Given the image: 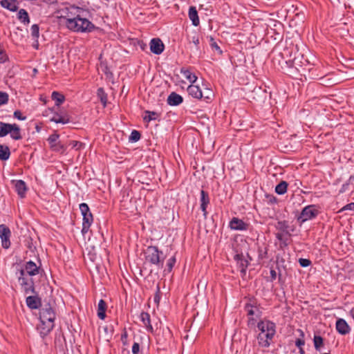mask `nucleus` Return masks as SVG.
I'll list each match as a JSON object with an SVG mask.
<instances>
[{"label":"nucleus","instance_id":"51","mask_svg":"<svg viewBox=\"0 0 354 354\" xmlns=\"http://www.w3.org/2000/svg\"><path fill=\"white\" fill-rule=\"evenodd\" d=\"M140 351V345L137 342H134L132 346V353L133 354H138Z\"/></svg>","mask_w":354,"mask_h":354},{"label":"nucleus","instance_id":"12","mask_svg":"<svg viewBox=\"0 0 354 354\" xmlns=\"http://www.w3.org/2000/svg\"><path fill=\"white\" fill-rule=\"evenodd\" d=\"M15 185V191L21 198H24L26 195L27 187L25 182L22 180H12Z\"/></svg>","mask_w":354,"mask_h":354},{"label":"nucleus","instance_id":"13","mask_svg":"<svg viewBox=\"0 0 354 354\" xmlns=\"http://www.w3.org/2000/svg\"><path fill=\"white\" fill-rule=\"evenodd\" d=\"M188 93L196 99H202L203 97V93L201 88L198 85L192 84L187 88Z\"/></svg>","mask_w":354,"mask_h":354},{"label":"nucleus","instance_id":"11","mask_svg":"<svg viewBox=\"0 0 354 354\" xmlns=\"http://www.w3.org/2000/svg\"><path fill=\"white\" fill-rule=\"evenodd\" d=\"M150 50L156 54L160 55L164 50V44L160 39L153 38L150 41Z\"/></svg>","mask_w":354,"mask_h":354},{"label":"nucleus","instance_id":"59","mask_svg":"<svg viewBox=\"0 0 354 354\" xmlns=\"http://www.w3.org/2000/svg\"><path fill=\"white\" fill-rule=\"evenodd\" d=\"M200 207L203 213L204 218H206L207 216V205H201Z\"/></svg>","mask_w":354,"mask_h":354},{"label":"nucleus","instance_id":"9","mask_svg":"<svg viewBox=\"0 0 354 354\" xmlns=\"http://www.w3.org/2000/svg\"><path fill=\"white\" fill-rule=\"evenodd\" d=\"M11 232L6 225L1 224L0 225V238L1 239L2 247L5 249H8L10 246V238Z\"/></svg>","mask_w":354,"mask_h":354},{"label":"nucleus","instance_id":"24","mask_svg":"<svg viewBox=\"0 0 354 354\" xmlns=\"http://www.w3.org/2000/svg\"><path fill=\"white\" fill-rule=\"evenodd\" d=\"M12 124L4 123L3 122H0V138L4 137L7 136L8 133L12 131Z\"/></svg>","mask_w":354,"mask_h":354},{"label":"nucleus","instance_id":"37","mask_svg":"<svg viewBox=\"0 0 354 354\" xmlns=\"http://www.w3.org/2000/svg\"><path fill=\"white\" fill-rule=\"evenodd\" d=\"M100 337L101 338L104 339L107 342L109 341V328L108 326H100L99 328Z\"/></svg>","mask_w":354,"mask_h":354},{"label":"nucleus","instance_id":"50","mask_svg":"<svg viewBox=\"0 0 354 354\" xmlns=\"http://www.w3.org/2000/svg\"><path fill=\"white\" fill-rule=\"evenodd\" d=\"M160 288H159V286H157V291H156V293L153 298L154 302L156 303L157 304H159L160 300Z\"/></svg>","mask_w":354,"mask_h":354},{"label":"nucleus","instance_id":"44","mask_svg":"<svg viewBox=\"0 0 354 354\" xmlns=\"http://www.w3.org/2000/svg\"><path fill=\"white\" fill-rule=\"evenodd\" d=\"M80 212H81L82 216L91 213L90 209H89L88 205L84 203H82L80 205Z\"/></svg>","mask_w":354,"mask_h":354},{"label":"nucleus","instance_id":"28","mask_svg":"<svg viewBox=\"0 0 354 354\" xmlns=\"http://www.w3.org/2000/svg\"><path fill=\"white\" fill-rule=\"evenodd\" d=\"M288 185V184L286 181H284V180L281 181L275 187V192L279 195L284 194L287 192Z\"/></svg>","mask_w":354,"mask_h":354},{"label":"nucleus","instance_id":"33","mask_svg":"<svg viewBox=\"0 0 354 354\" xmlns=\"http://www.w3.org/2000/svg\"><path fill=\"white\" fill-rule=\"evenodd\" d=\"M97 95L103 106H106L107 104V94L104 92L103 88L100 87L97 89Z\"/></svg>","mask_w":354,"mask_h":354},{"label":"nucleus","instance_id":"19","mask_svg":"<svg viewBox=\"0 0 354 354\" xmlns=\"http://www.w3.org/2000/svg\"><path fill=\"white\" fill-rule=\"evenodd\" d=\"M189 18L192 21V24L194 26H197L200 24L199 18L198 16V12L196 10V7L190 6L189 8Z\"/></svg>","mask_w":354,"mask_h":354},{"label":"nucleus","instance_id":"57","mask_svg":"<svg viewBox=\"0 0 354 354\" xmlns=\"http://www.w3.org/2000/svg\"><path fill=\"white\" fill-rule=\"evenodd\" d=\"M344 210H354V203L347 204L343 207Z\"/></svg>","mask_w":354,"mask_h":354},{"label":"nucleus","instance_id":"26","mask_svg":"<svg viewBox=\"0 0 354 354\" xmlns=\"http://www.w3.org/2000/svg\"><path fill=\"white\" fill-rule=\"evenodd\" d=\"M180 73L185 76V77L192 84H194L197 80V77L195 74L192 73L189 70L186 68H181Z\"/></svg>","mask_w":354,"mask_h":354},{"label":"nucleus","instance_id":"61","mask_svg":"<svg viewBox=\"0 0 354 354\" xmlns=\"http://www.w3.org/2000/svg\"><path fill=\"white\" fill-rule=\"evenodd\" d=\"M7 59L6 54L3 52V50L0 49V62H5Z\"/></svg>","mask_w":354,"mask_h":354},{"label":"nucleus","instance_id":"30","mask_svg":"<svg viewBox=\"0 0 354 354\" xmlns=\"http://www.w3.org/2000/svg\"><path fill=\"white\" fill-rule=\"evenodd\" d=\"M10 155L8 147L0 145V160H6Z\"/></svg>","mask_w":354,"mask_h":354},{"label":"nucleus","instance_id":"45","mask_svg":"<svg viewBox=\"0 0 354 354\" xmlns=\"http://www.w3.org/2000/svg\"><path fill=\"white\" fill-rule=\"evenodd\" d=\"M8 102V95L6 92L0 91V106L7 104Z\"/></svg>","mask_w":354,"mask_h":354},{"label":"nucleus","instance_id":"41","mask_svg":"<svg viewBox=\"0 0 354 354\" xmlns=\"http://www.w3.org/2000/svg\"><path fill=\"white\" fill-rule=\"evenodd\" d=\"M70 145L73 148L75 149L77 151L81 150L85 147V144L81 142L80 141L73 140L71 141Z\"/></svg>","mask_w":354,"mask_h":354},{"label":"nucleus","instance_id":"62","mask_svg":"<svg viewBox=\"0 0 354 354\" xmlns=\"http://www.w3.org/2000/svg\"><path fill=\"white\" fill-rule=\"evenodd\" d=\"M176 263V258L174 257H171L167 263V266H174Z\"/></svg>","mask_w":354,"mask_h":354},{"label":"nucleus","instance_id":"22","mask_svg":"<svg viewBox=\"0 0 354 354\" xmlns=\"http://www.w3.org/2000/svg\"><path fill=\"white\" fill-rule=\"evenodd\" d=\"M140 319L145 326L147 328V330L152 332L153 327L151 324L150 315L148 313L142 312L140 314Z\"/></svg>","mask_w":354,"mask_h":354},{"label":"nucleus","instance_id":"2","mask_svg":"<svg viewBox=\"0 0 354 354\" xmlns=\"http://www.w3.org/2000/svg\"><path fill=\"white\" fill-rule=\"evenodd\" d=\"M65 25L69 30L74 32L91 31L94 27L93 24L85 17L84 14L76 19H70L68 22H65Z\"/></svg>","mask_w":354,"mask_h":354},{"label":"nucleus","instance_id":"3","mask_svg":"<svg viewBox=\"0 0 354 354\" xmlns=\"http://www.w3.org/2000/svg\"><path fill=\"white\" fill-rule=\"evenodd\" d=\"M145 261L151 264H158L162 263L165 256L162 252L159 251L156 246L148 247L144 252Z\"/></svg>","mask_w":354,"mask_h":354},{"label":"nucleus","instance_id":"15","mask_svg":"<svg viewBox=\"0 0 354 354\" xmlns=\"http://www.w3.org/2000/svg\"><path fill=\"white\" fill-rule=\"evenodd\" d=\"M26 304L31 309H37L41 305V300L37 295H30L26 298Z\"/></svg>","mask_w":354,"mask_h":354},{"label":"nucleus","instance_id":"17","mask_svg":"<svg viewBox=\"0 0 354 354\" xmlns=\"http://www.w3.org/2000/svg\"><path fill=\"white\" fill-rule=\"evenodd\" d=\"M266 334L259 333L257 336L258 342L260 346L263 348H268L270 345V342L272 341L274 336L267 337Z\"/></svg>","mask_w":354,"mask_h":354},{"label":"nucleus","instance_id":"36","mask_svg":"<svg viewBox=\"0 0 354 354\" xmlns=\"http://www.w3.org/2000/svg\"><path fill=\"white\" fill-rule=\"evenodd\" d=\"M209 197L207 192H205L204 190L201 191V198H200V202L201 205H207L209 204Z\"/></svg>","mask_w":354,"mask_h":354},{"label":"nucleus","instance_id":"32","mask_svg":"<svg viewBox=\"0 0 354 354\" xmlns=\"http://www.w3.org/2000/svg\"><path fill=\"white\" fill-rule=\"evenodd\" d=\"M10 133L11 138L14 140H20L21 138L19 127L16 124H12V131Z\"/></svg>","mask_w":354,"mask_h":354},{"label":"nucleus","instance_id":"6","mask_svg":"<svg viewBox=\"0 0 354 354\" xmlns=\"http://www.w3.org/2000/svg\"><path fill=\"white\" fill-rule=\"evenodd\" d=\"M318 214L319 211L315 205H308L302 209L297 219L301 223H303L306 221L315 218Z\"/></svg>","mask_w":354,"mask_h":354},{"label":"nucleus","instance_id":"29","mask_svg":"<svg viewBox=\"0 0 354 354\" xmlns=\"http://www.w3.org/2000/svg\"><path fill=\"white\" fill-rule=\"evenodd\" d=\"M277 228L281 231V232L286 233L288 235H290L289 230V224L286 221H281L277 222Z\"/></svg>","mask_w":354,"mask_h":354},{"label":"nucleus","instance_id":"1","mask_svg":"<svg viewBox=\"0 0 354 354\" xmlns=\"http://www.w3.org/2000/svg\"><path fill=\"white\" fill-rule=\"evenodd\" d=\"M39 319L41 324L39 325L38 329L40 334L45 336L53 330L55 319V313L50 304H46L41 308L39 312Z\"/></svg>","mask_w":354,"mask_h":354},{"label":"nucleus","instance_id":"27","mask_svg":"<svg viewBox=\"0 0 354 354\" xmlns=\"http://www.w3.org/2000/svg\"><path fill=\"white\" fill-rule=\"evenodd\" d=\"M160 114L156 111H145L143 120L145 122H149L151 120H156L159 117Z\"/></svg>","mask_w":354,"mask_h":354},{"label":"nucleus","instance_id":"48","mask_svg":"<svg viewBox=\"0 0 354 354\" xmlns=\"http://www.w3.org/2000/svg\"><path fill=\"white\" fill-rule=\"evenodd\" d=\"M19 281L20 282V284L22 286H28L30 283V281H29L26 279V276H22L21 274H20V276L19 277Z\"/></svg>","mask_w":354,"mask_h":354},{"label":"nucleus","instance_id":"47","mask_svg":"<svg viewBox=\"0 0 354 354\" xmlns=\"http://www.w3.org/2000/svg\"><path fill=\"white\" fill-rule=\"evenodd\" d=\"M30 30H31V35L33 37L35 38H37L39 37V26L37 24H33L32 26H31V28H30Z\"/></svg>","mask_w":354,"mask_h":354},{"label":"nucleus","instance_id":"20","mask_svg":"<svg viewBox=\"0 0 354 354\" xmlns=\"http://www.w3.org/2000/svg\"><path fill=\"white\" fill-rule=\"evenodd\" d=\"M290 234L288 235L283 232H278L276 234V238L280 241V247L283 248L289 245L290 241Z\"/></svg>","mask_w":354,"mask_h":354},{"label":"nucleus","instance_id":"49","mask_svg":"<svg viewBox=\"0 0 354 354\" xmlns=\"http://www.w3.org/2000/svg\"><path fill=\"white\" fill-rule=\"evenodd\" d=\"M14 117L19 120H25L26 119L25 116L22 115L21 112L19 110H17L14 112Z\"/></svg>","mask_w":354,"mask_h":354},{"label":"nucleus","instance_id":"23","mask_svg":"<svg viewBox=\"0 0 354 354\" xmlns=\"http://www.w3.org/2000/svg\"><path fill=\"white\" fill-rule=\"evenodd\" d=\"M106 304L103 299H100L97 305V316L101 319L106 317Z\"/></svg>","mask_w":354,"mask_h":354},{"label":"nucleus","instance_id":"52","mask_svg":"<svg viewBox=\"0 0 354 354\" xmlns=\"http://www.w3.org/2000/svg\"><path fill=\"white\" fill-rule=\"evenodd\" d=\"M211 41H212V43L210 44V45H211V47L212 48V49H214V50L218 51L220 53H221L222 50H221L220 47L216 44V42H215L212 38L211 39Z\"/></svg>","mask_w":354,"mask_h":354},{"label":"nucleus","instance_id":"54","mask_svg":"<svg viewBox=\"0 0 354 354\" xmlns=\"http://www.w3.org/2000/svg\"><path fill=\"white\" fill-rule=\"evenodd\" d=\"M299 263L300 266H310L311 263L309 259L302 258L299 259Z\"/></svg>","mask_w":354,"mask_h":354},{"label":"nucleus","instance_id":"5","mask_svg":"<svg viewBox=\"0 0 354 354\" xmlns=\"http://www.w3.org/2000/svg\"><path fill=\"white\" fill-rule=\"evenodd\" d=\"M62 12L65 14V15L62 17L65 20V22H68L70 19H76L77 17L84 15L86 11L82 8L70 6L62 10Z\"/></svg>","mask_w":354,"mask_h":354},{"label":"nucleus","instance_id":"60","mask_svg":"<svg viewBox=\"0 0 354 354\" xmlns=\"http://www.w3.org/2000/svg\"><path fill=\"white\" fill-rule=\"evenodd\" d=\"M90 226H91V225H88V224H82V234L87 233L89 230Z\"/></svg>","mask_w":354,"mask_h":354},{"label":"nucleus","instance_id":"46","mask_svg":"<svg viewBox=\"0 0 354 354\" xmlns=\"http://www.w3.org/2000/svg\"><path fill=\"white\" fill-rule=\"evenodd\" d=\"M83 216V223L82 224H88L91 225L93 223V215L91 213H89L88 214L84 215Z\"/></svg>","mask_w":354,"mask_h":354},{"label":"nucleus","instance_id":"4","mask_svg":"<svg viewBox=\"0 0 354 354\" xmlns=\"http://www.w3.org/2000/svg\"><path fill=\"white\" fill-rule=\"evenodd\" d=\"M245 310L247 312V315L249 317L248 325L249 327H254L256 324L257 319L261 316V311L257 306L252 304H246L245 306Z\"/></svg>","mask_w":354,"mask_h":354},{"label":"nucleus","instance_id":"40","mask_svg":"<svg viewBox=\"0 0 354 354\" xmlns=\"http://www.w3.org/2000/svg\"><path fill=\"white\" fill-rule=\"evenodd\" d=\"M243 257H244L243 254H237L234 256V259L236 261L237 263L239 264V266H248V263L246 260L243 259Z\"/></svg>","mask_w":354,"mask_h":354},{"label":"nucleus","instance_id":"8","mask_svg":"<svg viewBox=\"0 0 354 354\" xmlns=\"http://www.w3.org/2000/svg\"><path fill=\"white\" fill-rule=\"evenodd\" d=\"M59 137V134L53 133L48 137V142L53 151L63 153L66 151V148L60 141L58 140Z\"/></svg>","mask_w":354,"mask_h":354},{"label":"nucleus","instance_id":"35","mask_svg":"<svg viewBox=\"0 0 354 354\" xmlns=\"http://www.w3.org/2000/svg\"><path fill=\"white\" fill-rule=\"evenodd\" d=\"M314 346L317 351H320L324 346V339L321 336L315 335L313 338Z\"/></svg>","mask_w":354,"mask_h":354},{"label":"nucleus","instance_id":"43","mask_svg":"<svg viewBox=\"0 0 354 354\" xmlns=\"http://www.w3.org/2000/svg\"><path fill=\"white\" fill-rule=\"evenodd\" d=\"M132 269H131V271L133 273V274L137 277V275H139L140 277H146V274L147 273H143V270L142 269V267H131Z\"/></svg>","mask_w":354,"mask_h":354},{"label":"nucleus","instance_id":"64","mask_svg":"<svg viewBox=\"0 0 354 354\" xmlns=\"http://www.w3.org/2000/svg\"><path fill=\"white\" fill-rule=\"evenodd\" d=\"M192 39H193V43L194 44V45L196 46H198V45L199 44V39L198 37H194L192 38Z\"/></svg>","mask_w":354,"mask_h":354},{"label":"nucleus","instance_id":"34","mask_svg":"<svg viewBox=\"0 0 354 354\" xmlns=\"http://www.w3.org/2000/svg\"><path fill=\"white\" fill-rule=\"evenodd\" d=\"M18 19L24 24H29L30 19L27 11L24 9H20L18 12Z\"/></svg>","mask_w":354,"mask_h":354},{"label":"nucleus","instance_id":"18","mask_svg":"<svg viewBox=\"0 0 354 354\" xmlns=\"http://www.w3.org/2000/svg\"><path fill=\"white\" fill-rule=\"evenodd\" d=\"M41 267H24L20 270L22 276H35L40 272Z\"/></svg>","mask_w":354,"mask_h":354},{"label":"nucleus","instance_id":"63","mask_svg":"<svg viewBox=\"0 0 354 354\" xmlns=\"http://www.w3.org/2000/svg\"><path fill=\"white\" fill-rule=\"evenodd\" d=\"M142 269L143 270V273H147L146 277L151 272V270L149 269V267H142Z\"/></svg>","mask_w":354,"mask_h":354},{"label":"nucleus","instance_id":"16","mask_svg":"<svg viewBox=\"0 0 354 354\" xmlns=\"http://www.w3.org/2000/svg\"><path fill=\"white\" fill-rule=\"evenodd\" d=\"M336 329L342 335L349 333L350 328L346 322L343 319H339L336 322Z\"/></svg>","mask_w":354,"mask_h":354},{"label":"nucleus","instance_id":"56","mask_svg":"<svg viewBox=\"0 0 354 354\" xmlns=\"http://www.w3.org/2000/svg\"><path fill=\"white\" fill-rule=\"evenodd\" d=\"M305 344V342L304 339H297L296 341H295V345L299 348H302L301 346H304Z\"/></svg>","mask_w":354,"mask_h":354},{"label":"nucleus","instance_id":"58","mask_svg":"<svg viewBox=\"0 0 354 354\" xmlns=\"http://www.w3.org/2000/svg\"><path fill=\"white\" fill-rule=\"evenodd\" d=\"M351 183H349V181L348 180L346 183H345L344 184L342 185V188L340 189V192H346L347 189H348V185L351 184Z\"/></svg>","mask_w":354,"mask_h":354},{"label":"nucleus","instance_id":"53","mask_svg":"<svg viewBox=\"0 0 354 354\" xmlns=\"http://www.w3.org/2000/svg\"><path fill=\"white\" fill-rule=\"evenodd\" d=\"M212 95V91L210 89L206 88L205 91V94H203V98L205 100L211 99V96Z\"/></svg>","mask_w":354,"mask_h":354},{"label":"nucleus","instance_id":"55","mask_svg":"<svg viewBox=\"0 0 354 354\" xmlns=\"http://www.w3.org/2000/svg\"><path fill=\"white\" fill-rule=\"evenodd\" d=\"M37 263H39V266H41V263L40 261V259L39 258H37V262L32 261V260H29L26 262V266H37Z\"/></svg>","mask_w":354,"mask_h":354},{"label":"nucleus","instance_id":"31","mask_svg":"<svg viewBox=\"0 0 354 354\" xmlns=\"http://www.w3.org/2000/svg\"><path fill=\"white\" fill-rule=\"evenodd\" d=\"M51 97L54 101H55V105L57 106L62 104L65 100L64 96L57 91H53L52 93Z\"/></svg>","mask_w":354,"mask_h":354},{"label":"nucleus","instance_id":"21","mask_svg":"<svg viewBox=\"0 0 354 354\" xmlns=\"http://www.w3.org/2000/svg\"><path fill=\"white\" fill-rule=\"evenodd\" d=\"M1 5L8 10L15 12L17 10L18 6L16 0H2Z\"/></svg>","mask_w":354,"mask_h":354},{"label":"nucleus","instance_id":"39","mask_svg":"<svg viewBox=\"0 0 354 354\" xmlns=\"http://www.w3.org/2000/svg\"><path fill=\"white\" fill-rule=\"evenodd\" d=\"M140 133L137 130H133L129 136V141L132 142H138L140 139Z\"/></svg>","mask_w":354,"mask_h":354},{"label":"nucleus","instance_id":"7","mask_svg":"<svg viewBox=\"0 0 354 354\" xmlns=\"http://www.w3.org/2000/svg\"><path fill=\"white\" fill-rule=\"evenodd\" d=\"M257 328L259 330V333H264L270 336H274L275 334V324L270 321H261L257 324Z\"/></svg>","mask_w":354,"mask_h":354},{"label":"nucleus","instance_id":"10","mask_svg":"<svg viewBox=\"0 0 354 354\" xmlns=\"http://www.w3.org/2000/svg\"><path fill=\"white\" fill-rule=\"evenodd\" d=\"M249 225V223L237 217H233L229 223V227L235 231H246Z\"/></svg>","mask_w":354,"mask_h":354},{"label":"nucleus","instance_id":"38","mask_svg":"<svg viewBox=\"0 0 354 354\" xmlns=\"http://www.w3.org/2000/svg\"><path fill=\"white\" fill-rule=\"evenodd\" d=\"M97 70H98L99 73H100V72L104 73L106 75L107 78L109 77V75H110L109 68L106 64L101 62L100 66L97 68Z\"/></svg>","mask_w":354,"mask_h":354},{"label":"nucleus","instance_id":"42","mask_svg":"<svg viewBox=\"0 0 354 354\" xmlns=\"http://www.w3.org/2000/svg\"><path fill=\"white\" fill-rule=\"evenodd\" d=\"M23 287L26 295L35 293L34 283L32 280H30V283L28 286H24Z\"/></svg>","mask_w":354,"mask_h":354},{"label":"nucleus","instance_id":"25","mask_svg":"<svg viewBox=\"0 0 354 354\" xmlns=\"http://www.w3.org/2000/svg\"><path fill=\"white\" fill-rule=\"evenodd\" d=\"M50 120L55 123L62 124H67L70 122V119L67 115L62 116L61 114L58 113H55L53 118L50 119Z\"/></svg>","mask_w":354,"mask_h":354},{"label":"nucleus","instance_id":"14","mask_svg":"<svg viewBox=\"0 0 354 354\" xmlns=\"http://www.w3.org/2000/svg\"><path fill=\"white\" fill-rule=\"evenodd\" d=\"M167 102L170 106H178L183 102V98L179 94L172 92L168 96Z\"/></svg>","mask_w":354,"mask_h":354}]
</instances>
